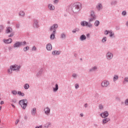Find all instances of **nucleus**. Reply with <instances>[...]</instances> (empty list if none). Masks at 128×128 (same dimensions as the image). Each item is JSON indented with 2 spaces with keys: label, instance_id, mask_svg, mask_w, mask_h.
Returning a JSON list of instances; mask_svg holds the SVG:
<instances>
[{
  "label": "nucleus",
  "instance_id": "obj_42",
  "mask_svg": "<svg viewBox=\"0 0 128 128\" xmlns=\"http://www.w3.org/2000/svg\"><path fill=\"white\" fill-rule=\"evenodd\" d=\"M110 31H108V30H106L104 32V34H106V36H107V34H110Z\"/></svg>",
  "mask_w": 128,
  "mask_h": 128
},
{
  "label": "nucleus",
  "instance_id": "obj_22",
  "mask_svg": "<svg viewBox=\"0 0 128 128\" xmlns=\"http://www.w3.org/2000/svg\"><path fill=\"white\" fill-rule=\"evenodd\" d=\"M48 8L50 10H54V6L52 5V4H49L48 6Z\"/></svg>",
  "mask_w": 128,
  "mask_h": 128
},
{
  "label": "nucleus",
  "instance_id": "obj_56",
  "mask_svg": "<svg viewBox=\"0 0 128 128\" xmlns=\"http://www.w3.org/2000/svg\"><path fill=\"white\" fill-rule=\"evenodd\" d=\"M0 104H4V101H2V100L1 102H0Z\"/></svg>",
  "mask_w": 128,
  "mask_h": 128
},
{
  "label": "nucleus",
  "instance_id": "obj_35",
  "mask_svg": "<svg viewBox=\"0 0 128 128\" xmlns=\"http://www.w3.org/2000/svg\"><path fill=\"white\" fill-rule=\"evenodd\" d=\"M126 82H128V77H126L124 78V80L123 81V84H126Z\"/></svg>",
  "mask_w": 128,
  "mask_h": 128
},
{
  "label": "nucleus",
  "instance_id": "obj_6",
  "mask_svg": "<svg viewBox=\"0 0 128 128\" xmlns=\"http://www.w3.org/2000/svg\"><path fill=\"white\" fill-rule=\"evenodd\" d=\"M80 24L82 26H88V28H92V24L90 21L87 22L86 21H82L80 22Z\"/></svg>",
  "mask_w": 128,
  "mask_h": 128
},
{
  "label": "nucleus",
  "instance_id": "obj_40",
  "mask_svg": "<svg viewBox=\"0 0 128 128\" xmlns=\"http://www.w3.org/2000/svg\"><path fill=\"white\" fill-rule=\"evenodd\" d=\"M102 42H106V37H104L102 40Z\"/></svg>",
  "mask_w": 128,
  "mask_h": 128
},
{
  "label": "nucleus",
  "instance_id": "obj_64",
  "mask_svg": "<svg viewBox=\"0 0 128 128\" xmlns=\"http://www.w3.org/2000/svg\"><path fill=\"white\" fill-rule=\"evenodd\" d=\"M74 56H76V54H74Z\"/></svg>",
  "mask_w": 128,
  "mask_h": 128
},
{
  "label": "nucleus",
  "instance_id": "obj_59",
  "mask_svg": "<svg viewBox=\"0 0 128 128\" xmlns=\"http://www.w3.org/2000/svg\"><path fill=\"white\" fill-rule=\"evenodd\" d=\"M80 116H82V117L84 116V114L81 113V114H80Z\"/></svg>",
  "mask_w": 128,
  "mask_h": 128
},
{
  "label": "nucleus",
  "instance_id": "obj_54",
  "mask_svg": "<svg viewBox=\"0 0 128 128\" xmlns=\"http://www.w3.org/2000/svg\"><path fill=\"white\" fill-rule=\"evenodd\" d=\"M20 122V120H16V124H18V122Z\"/></svg>",
  "mask_w": 128,
  "mask_h": 128
},
{
  "label": "nucleus",
  "instance_id": "obj_26",
  "mask_svg": "<svg viewBox=\"0 0 128 128\" xmlns=\"http://www.w3.org/2000/svg\"><path fill=\"white\" fill-rule=\"evenodd\" d=\"M36 108H33L32 110L31 111V114L32 116H36Z\"/></svg>",
  "mask_w": 128,
  "mask_h": 128
},
{
  "label": "nucleus",
  "instance_id": "obj_31",
  "mask_svg": "<svg viewBox=\"0 0 128 128\" xmlns=\"http://www.w3.org/2000/svg\"><path fill=\"white\" fill-rule=\"evenodd\" d=\"M94 24L95 26H100V21L96 20L95 21Z\"/></svg>",
  "mask_w": 128,
  "mask_h": 128
},
{
  "label": "nucleus",
  "instance_id": "obj_5",
  "mask_svg": "<svg viewBox=\"0 0 128 128\" xmlns=\"http://www.w3.org/2000/svg\"><path fill=\"white\" fill-rule=\"evenodd\" d=\"M90 18H89V22H94V20H96V16L94 14V12L91 11L90 14Z\"/></svg>",
  "mask_w": 128,
  "mask_h": 128
},
{
  "label": "nucleus",
  "instance_id": "obj_1",
  "mask_svg": "<svg viewBox=\"0 0 128 128\" xmlns=\"http://www.w3.org/2000/svg\"><path fill=\"white\" fill-rule=\"evenodd\" d=\"M82 8V4L80 2L74 3L72 6V10L74 14L78 12Z\"/></svg>",
  "mask_w": 128,
  "mask_h": 128
},
{
  "label": "nucleus",
  "instance_id": "obj_33",
  "mask_svg": "<svg viewBox=\"0 0 128 128\" xmlns=\"http://www.w3.org/2000/svg\"><path fill=\"white\" fill-rule=\"evenodd\" d=\"M116 4H118V2H116V0H113L111 2L112 6H116Z\"/></svg>",
  "mask_w": 128,
  "mask_h": 128
},
{
  "label": "nucleus",
  "instance_id": "obj_58",
  "mask_svg": "<svg viewBox=\"0 0 128 128\" xmlns=\"http://www.w3.org/2000/svg\"><path fill=\"white\" fill-rule=\"evenodd\" d=\"M86 36H87L88 38H90V34H86Z\"/></svg>",
  "mask_w": 128,
  "mask_h": 128
},
{
  "label": "nucleus",
  "instance_id": "obj_20",
  "mask_svg": "<svg viewBox=\"0 0 128 128\" xmlns=\"http://www.w3.org/2000/svg\"><path fill=\"white\" fill-rule=\"evenodd\" d=\"M96 70H98V67L96 66H94L92 67L90 69H89V72H96Z\"/></svg>",
  "mask_w": 128,
  "mask_h": 128
},
{
  "label": "nucleus",
  "instance_id": "obj_32",
  "mask_svg": "<svg viewBox=\"0 0 128 128\" xmlns=\"http://www.w3.org/2000/svg\"><path fill=\"white\" fill-rule=\"evenodd\" d=\"M18 94H19L20 96H24V93L20 91H18Z\"/></svg>",
  "mask_w": 128,
  "mask_h": 128
},
{
  "label": "nucleus",
  "instance_id": "obj_12",
  "mask_svg": "<svg viewBox=\"0 0 128 128\" xmlns=\"http://www.w3.org/2000/svg\"><path fill=\"white\" fill-rule=\"evenodd\" d=\"M11 68H13V70H20V66L15 64L14 66H11Z\"/></svg>",
  "mask_w": 128,
  "mask_h": 128
},
{
  "label": "nucleus",
  "instance_id": "obj_30",
  "mask_svg": "<svg viewBox=\"0 0 128 128\" xmlns=\"http://www.w3.org/2000/svg\"><path fill=\"white\" fill-rule=\"evenodd\" d=\"M114 82H116L118 80V76L114 75Z\"/></svg>",
  "mask_w": 128,
  "mask_h": 128
},
{
  "label": "nucleus",
  "instance_id": "obj_17",
  "mask_svg": "<svg viewBox=\"0 0 128 128\" xmlns=\"http://www.w3.org/2000/svg\"><path fill=\"white\" fill-rule=\"evenodd\" d=\"M26 14L24 13V12L22 10H20L18 12V16H20L21 18H24Z\"/></svg>",
  "mask_w": 128,
  "mask_h": 128
},
{
  "label": "nucleus",
  "instance_id": "obj_45",
  "mask_svg": "<svg viewBox=\"0 0 128 128\" xmlns=\"http://www.w3.org/2000/svg\"><path fill=\"white\" fill-rule=\"evenodd\" d=\"M16 28H20V24H16Z\"/></svg>",
  "mask_w": 128,
  "mask_h": 128
},
{
  "label": "nucleus",
  "instance_id": "obj_51",
  "mask_svg": "<svg viewBox=\"0 0 128 128\" xmlns=\"http://www.w3.org/2000/svg\"><path fill=\"white\" fill-rule=\"evenodd\" d=\"M8 36V38H12V36H14V33H11Z\"/></svg>",
  "mask_w": 128,
  "mask_h": 128
},
{
  "label": "nucleus",
  "instance_id": "obj_28",
  "mask_svg": "<svg viewBox=\"0 0 128 128\" xmlns=\"http://www.w3.org/2000/svg\"><path fill=\"white\" fill-rule=\"evenodd\" d=\"M24 90H28V88H30V84H26L24 86Z\"/></svg>",
  "mask_w": 128,
  "mask_h": 128
},
{
  "label": "nucleus",
  "instance_id": "obj_62",
  "mask_svg": "<svg viewBox=\"0 0 128 128\" xmlns=\"http://www.w3.org/2000/svg\"><path fill=\"white\" fill-rule=\"evenodd\" d=\"M44 128H48V126L46 125Z\"/></svg>",
  "mask_w": 128,
  "mask_h": 128
},
{
  "label": "nucleus",
  "instance_id": "obj_43",
  "mask_svg": "<svg viewBox=\"0 0 128 128\" xmlns=\"http://www.w3.org/2000/svg\"><path fill=\"white\" fill-rule=\"evenodd\" d=\"M122 16H126V11L124 10L122 13Z\"/></svg>",
  "mask_w": 128,
  "mask_h": 128
},
{
  "label": "nucleus",
  "instance_id": "obj_14",
  "mask_svg": "<svg viewBox=\"0 0 128 128\" xmlns=\"http://www.w3.org/2000/svg\"><path fill=\"white\" fill-rule=\"evenodd\" d=\"M110 121V118H104L102 120V124H106L108 122Z\"/></svg>",
  "mask_w": 128,
  "mask_h": 128
},
{
  "label": "nucleus",
  "instance_id": "obj_15",
  "mask_svg": "<svg viewBox=\"0 0 128 128\" xmlns=\"http://www.w3.org/2000/svg\"><path fill=\"white\" fill-rule=\"evenodd\" d=\"M52 46L50 44H48L46 45V49L47 50H52Z\"/></svg>",
  "mask_w": 128,
  "mask_h": 128
},
{
  "label": "nucleus",
  "instance_id": "obj_23",
  "mask_svg": "<svg viewBox=\"0 0 128 128\" xmlns=\"http://www.w3.org/2000/svg\"><path fill=\"white\" fill-rule=\"evenodd\" d=\"M12 32V29L10 27H8L6 30V34H10Z\"/></svg>",
  "mask_w": 128,
  "mask_h": 128
},
{
  "label": "nucleus",
  "instance_id": "obj_41",
  "mask_svg": "<svg viewBox=\"0 0 128 128\" xmlns=\"http://www.w3.org/2000/svg\"><path fill=\"white\" fill-rule=\"evenodd\" d=\"M72 76V78H78V74H73Z\"/></svg>",
  "mask_w": 128,
  "mask_h": 128
},
{
  "label": "nucleus",
  "instance_id": "obj_47",
  "mask_svg": "<svg viewBox=\"0 0 128 128\" xmlns=\"http://www.w3.org/2000/svg\"><path fill=\"white\" fill-rule=\"evenodd\" d=\"M125 104H126V106H128V99H126L124 101Z\"/></svg>",
  "mask_w": 128,
  "mask_h": 128
},
{
  "label": "nucleus",
  "instance_id": "obj_19",
  "mask_svg": "<svg viewBox=\"0 0 128 128\" xmlns=\"http://www.w3.org/2000/svg\"><path fill=\"white\" fill-rule=\"evenodd\" d=\"M80 40H81V42H83V40H86V36L84 34H82L80 36Z\"/></svg>",
  "mask_w": 128,
  "mask_h": 128
},
{
  "label": "nucleus",
  "instance_id": "obj_27",
  "mask_svg": "<svg viewBox=\"0 0 128 128\" xmlns=\"http://www.w3.org/2000/svg\"><path fill=\"white\" fill-rule=\"evenodd\" d=\"M12 70H14V68H12V66H10V68L8 70V72L10 74H12Z\"/></svg>",
  "mask_w": 128,
  "mask_h": 128
},
{
  "label": "nucleus",
  "instance_id": "obj_39",
  "mask_svg": "<svg viewBox=\"0 0 128 128\" xmlns=\"http://www.w3.org/2000/svg\"><path fill=\"white\" fill-rule=\"evenodd\" d=\"M109 34H110V38H112L113 36H114V33H113L112 32V30L110 31V32H109Z\"/></svg>",
  "mask_w": 128,
  "mask_h": 128
},
{
  "label": "nucleus",
  "instance_id": "obj_11",
  "mask_svg": "<svg viewBox=\"0 0 128 128\" xmlns=\"http://www.w3.org/2000/svg\"><path fill=\"white\" fill-rule=\"evenodd\" d=\"M44 114L46 116H49L50 114V109L48 106L44 108Z\"/></svg>",
  "mask_w": 128,
  "mask_h": 128
},
{
  "label": "nucleus",
  "instance_id": "obj_63",
  "mask_svg": "<svg viewBox=\"0 0 128 128\" xmlns=\"http://www.w3.org/2000/svg\"><path fill=\"white\" fill-rule=\"evenodd\" d=\"M26 118H28V117H26V116H24V120H26Z\"/></svg>",
  "mask_w": 128,
  "mask_h": 128
},
{
  "label": "nucleus",
  "instance_id": "obj_29",
  "mask_svg": "<svg viewBox=\"0 0 128 128\" xmlns=\"http://www.w3.org/2000/svg\"><path fill=\"white\" fill-rule=\"evenodd\" d=\"M80 32V29L78 28H76L72 30L73 34H76V32Z\"/></svg>",
  "mask_w": 128,
  "mask_h": 128
},
{
  "label": "nucleus",
  "instance_id": "obj_16",
  "mask_svg": "<svg viewBox=\"0 0 128 128\" xmlns=\"http://www.w3.org/2000/svg\"><path fill=\"white\" fill-rule=\"evenodd\" d=\"M96 8H97L98 10H100L102 9V4L100 3H98L96 6Z\"/></svg>",
  "mask_w": 128,
  "mask_h": 128
},
{
  "label": "nucleus",
  "instance_id": "obj_53",
  "mask_svg": "<svg viewBox=\"0 0 128 128\" xmlns=\"http://www.w3.org/2000/svg\"><path fill=\"white\" fill-rule=\"evenodd\" d=\"M8 50H12V46H9V47L8 48Z\"/></svg>",
  "mask_w": 128,
  "mask_h": 128
},
{
  "label": "nucleus",
  "instance_id": "obj_52",
  "mask_svg": "<svg viewBox=\"0 0 128 128\" xmlns=\"http://www.w3.org/2000/svg\"><path fill=\"white\" fill-rule=\"evenodd\" d=\"M116 30H120V26H116Z\"/></svg>",
  "mask_w": 128,
  "mask_h": 128
},
{
  "label": "nucleus",
  "instance_id": "obj_13",
  "mask_svg": "<svg viewBox=\"0 0 128 128\" xmlns=\"http://www.w3.org/2000/svg\"><path fill=\"white\" fill-rule=\"evenodd\" d=\"M2 42H4V44H12V39L11 38L7 40L3 39Z\"/></svg>",
  "mask_w": 128,
  "mask_h": 128
},
{
  "label": "nucleus",
  "instance_id": "obj_25",
  "mask_svg": "<svg viewBox=\"0 0 128 128\" xmlns=\"http://www.w3.org/2000/svg\"><path fill=\"white\" fill-rule=\"evenodd\" d=\"M52 54H54V55L60 54V50H54V51L52 52Z\"/></svg>",
  "mask_w": 128,
  "mask_h": 128
},
{
  "label": "nucleus",
  "instance_id": "obj_55",
  "mask_svg": "<svg viewBox=\"0 0 128 128\" xmlns=\"http://www.w3.org/2000/svg\"><path fill=\"white\" fill-rule=\"evenodd\" d=\"M88 104L86 103V104H84V108H88Z\"/></svg>",
  "mask_w": 128,
  "mask_h": 128
},
{
  "label": "nucleus",
  "instance_id": "obj_18",
  "mask_svg": "<svg viewBox=\"0 0 128 128\" xmlns=\"http://www.w3.org/2000/svg\"><path fill=\"white\" fill-rule=\"evenodd\" d=\"M58 90V84H55V87L53 88V92H56Z\"/></svg>",
  "mask_w": 128,
  "mask_h": 128
},
{
  "label": "nucleus",
  "instance_id": "obj_3",
  "mask_svg": "<svg viewBox=\"0 0 128 128\" xmlns=\"http://www.w3.org/2000/svg\"><path fill=\"white\" fill-rule=\"evenodd\" d=\"M26 44V41H24L23 42L17 41L14 44V48H20V46H24Z\"/></svg>",
  "mask_w": 128,
  "mask_h": 128
},
{
  "label": "nucleus",
  "instance_id": "obj_49",
  "mask_svg": "<svg viewBox=\"0 0 128 128\" xmlns=\"http://www.w3.org/2000/svg\"><path fill=\"white\" fill-rule=\"evenodd\" d=\"M10 102H12L16 103V100L13 99V100H12Z\"/></svg>",
  "mask_w": 128,
  "mask_h": 128
},
{
  "label": "nucleus",
  "instance_id": "obj_10",
  "mask_svg": "<svg viewBox=\"0 0 128 128\" xmlns=\"http://www.w3.org/2000/svg\"><path fill=\"white\" fill-rule=\"evenodd\" d=\"M108 111H104L102 113L100 114V116L102 118H108Z\"/></svg>",
  "mask_w": 128,
  "mask_h": 128
},
{
  "label": "nucleus",
  "instance_id": "obj_48",
  "mask_svg": "<svg viewBox=\"0 0 128 128\" xmlns=\"http://www.w3.org/2000/svg\"><path fill=\"white\" fill-rule=\"evenodd\" d=\"M54 4H57L58 2V0H54Z\"/></svg>",
  "mask_w": 128,
  "mask_h": 128
},
{
  "label": "nucleus",
  "instance_id": "obj_9",
  "mask_svg": "<svg viewBox=\"0 0 128 128\" xmlns=\"http://www.w3.org/2000/svg\"><path fill=\"white\" fill-rule=\"evenodd\" d=\"M106 58L108 60H110L114 58V54L110 52H108L106 54Z\"/></svg>",
  "mask_w": 128,
  "mask_h": 128
},
{
  "label": "nucleus",
  "instance_id": "obj_34",
  "mask_svg": "<svg viewBox=\"0 0 128 128\" xmlns=\"http://www.w3.org/2000/svg\"><path fill=\"white\" fill-rule=\"evenodd\" d=\"M12 94H14V96H16V94H18V91L14 90L12 91Z\"/></svg>",
  "mask_w": 128,
  "mask_h": 128
},
{
  "label": "nucleus",
  "instance_id": "obj_38",
  "mask_svg": "<svg viewBox=\"0 0 128 128\" xmlns=\"http://www.w3.org/2000/svg\"><path fill=\"white\" fill-rule=\"evenodd\" d=\"M99 110H103L104 109V106L102 104H100L98 106Z\"/></svg>",
  "mask_w": 128,
  "mask_h": 128
},
{
  "label": "nucleus",
  "instance_id": "obj_44",
  "mask_svg": "<svg viewBox=\"0 0 128 128\" xmlns=\"http://www.w3.org/2000/svg\"><path fill=\"white\" fill-rule=\"evenodd\" d=\"M78 88H80V85H78V84H75V88H76V90H78Z\"/></svg>",
  "mask_w": 128,
  "mask_h": 128
},
{
  "label": "nucleus",
  "instance_id": "obj_8",
  "mask_svg": "<svg viewBox=\"0 0 128 128\" xmlns=\"http://www.w3.org/2000/svg\"><path fill=\"white\" fill-rule=\"evenodd\" d=\"M33 28H38L40 24H38V21L36 19L34 20Z\"/></svg>",
  "mask_w": 128,
  "mask_h": 128
},
{
  "label": "nucleus",
  "instance_id": "obj_60",
  "mask_svg": "<svg viewBox=\"0 0 128 128\" xmlns=\"http://www.w3.org/2000/svg\"><path fill=\"white\" fill-rule=\"evenodd\" d=\"M94 126H96V128H97L98 124H94Z\"/></svg>",
  "mask_w": 128,
  "mask_h": 128
},
{
  "label": "nucleus",
  "instance_id": "obj_21",
  "mask_svg": "<svg viewBox=\"0 0 128 128\" xmlns=\"http://www.w3.org/2000/svg\"><path fill=\"white\" fill-rule=\"evenodd\" d=\"M44 72V68H42L40 70L39 72L38 73H37L36 74V76L38 77V76H42V74Z\"/></svg>",
  "mask_w": 128,
  "mask_h": 128
},
{
  "label": "nucleus",
  "instance_id": "obj_24",
  "mask_svg": "<svg viewBox=\"0 0 128 128\" xmlns=\"http://www.w3.org/2000/svg\"><path fill=\"white\" fill-rule=\"evenodd\" d=\"M60 38H62V40H66V34L62 33L60 36Z\"/></svg>",
  "mask_w": 128,
  "mask_h": 128
},
{
  "label": "nucleus",
  "instance_id": "obj_61",
  "mask_svg": "<svg viewBox=\"0 0 128 128\" xmlns=\"http://www.w3.org/2000/svg\"><path fill=\"white\" fill-rule=\"evenodd\" d=\"M126 26H128V21H127V22H126Z\"/></svg>",
  "mask_w": 128,
  "mask_h": 128
},
{
  "label": "nucleus",
  "instance_id": "obj_57",
  "mask_svg": "<svg viewBox=\"0 0 128 128\" xmlns=\"http://www.w3.org/2000/svg\"><path fill=\"white\" fill-rule=\"evenodd\" d=\"M11 106L14 108H16V106H14V104H12Z\"/></svg>",
  "mask_w": 128,
  "mask_h": 128
},
{
  "label": "nucleus",
  "instance_id": "obj_4",
  "mask_svg": "<svg viewBox=\"0 0 128 128\" xmlns=\"http://www.w3.org/2000/svg\"><path fill=\"white\" fill-rule=\"evenodd\" d=\"M19 104L21 106L23 110H26L28 106V100L24 99L19 101Z\"/></svg>",
  "mask_w": 128,
  "mask_h": 128
},
{
  "label": "nucleus",
  "instance_id": "obj_46",
  "mask_svg": "<svg viewBox=\"0 0 128 128\" xmlns=\"http://www.w3.org/2000/svg\"><path fill=\"white\" fill-rule=\"evenodd\" d=\"M46 126H48V128H49L50 126H52V123L49 122L46 124Z\"/></svg>",
  "mask_w": 128,
  "mask_h": 128
},
{
  "label": "nucleus",
  "instance_id": "obj_50",
  "mask_svg": "<svg viewBox=\"0 0 128 128\" xmlns=\"http://www.w3.org/2000/svg\"><path fill=\"white\" fill-rule=\"evenodd\" d=\"M32 50H36V46H34L32 48Z\"/></svg>",
  "mask_w": 128,
  "mask_h": 128
},
{
  "label": "nucleus",
  "instance_id": "obj_2",
  "mask_svg": "<svg viewBox=\"0 0 128 128\" xmlns=\"http://www.w3.org/2000/svg\"><path fill=\"white\" fill-rule=\"evenodd\" d=\"M58 28V25L56 24H54L50 26V32L53 30V32L52 34L50 36V40H54V38L56 37L54 34H56V29Z\"/></svg>",
  "mask_w": 128,
  "mask_h": 128
},
{
  "label": "nucleus",
  "instance_id": "obj_36",
  "mask_svg": "<svg viewBox=\"0 0 128 128\" xmlns=\"http://www.w3.org/2000/svg\"><path fill=\"white\" fill-rule=\"evenodd\" d=\"M30 50V47L28 46L24 47L23 49L24 52H26V50Z\"/></svg>",
  "mask_w": 128,
  "mask_h": 128
},
{
  "label": "nucleus",
  "instance_id": "obj_7",
  "mask_svg": "<svg viewBox=\"0 0 128 128\" xmlns=\"http://www.w3.org/2000/svg\"><path fill=\"white\" fill-rule=\"evenodd\" d=\"M102 88H108L110 86V82L108 80H104L101 83Z\"/></svg>",
  "mask_w": 128,
  "mask_h": 128
},
{
  "label": "nucleus",
  "instance_id": "obj_37",
  "mask_svg": "<svg viewBox=\"0 0 128 128\" xmlns=\"http://www.w3.org/2000/svg\"><path fill=\"white\" fill-rule=\"evenodd\" d=\"M4 26L0 25V32H2L4 30Z\"/></svg>",
  "mask_w": 128,
  "mask_h": 128
}]
</instances>
